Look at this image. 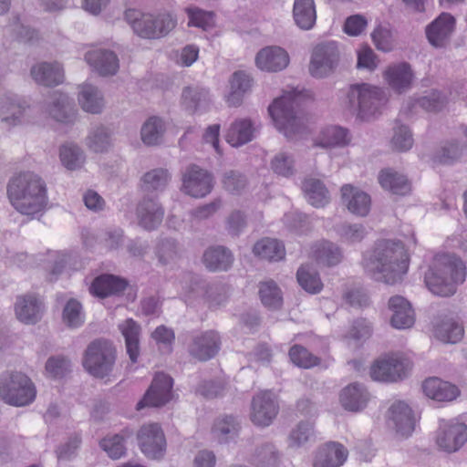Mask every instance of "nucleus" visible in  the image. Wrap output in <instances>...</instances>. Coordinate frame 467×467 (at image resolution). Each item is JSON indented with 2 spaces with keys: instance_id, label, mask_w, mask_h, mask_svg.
Returning <instances> with one entry per match:
<instances>
[{
  "instance_id": "f257e3e1",
  "label": "nucleus",
  "mask_w": 467,
  "mask_h": 467,
  "mask_svg": "<svg viewBox=\"0 0 467 467\" xmlns=\"http://www.w3.org/2000/svg\"><path fill=\"white\" fill-rule=\"evenodd\" d=\"M362 266L374 280L393 285L409 268V255L400 241H381L363 255Z\"/></svg>"
},
{
  "instance_id": "f03ea898",
  "label": "nucleus",
  "mask_w": 467,
  "mask_h": 467,
  "mask_svg": "<svg viewBox=\"0 0 467 467\" xmlns=\"http://www.w3.org/2000/svg\"><path fill=\"white\" fill-rule=\"evenodd\" d=\"M7 196L14 208L26 215L40 212L47 200L44 181L31 171L19 173L9 181Z\"/></svg>"
},
{
  "instance_id": "7ed1b4c3",
  "label": "nucleus",
  "mask_w": 467,
  "mask_h": 467,
  "mask_svg": "<svg viewBox=\"0 0 467 467\" xmlns=\"http://www.w3.org/2000/svg\"><path fill=\"white\" fill-rule=\"evenodd\" d=\"M465 275L464 263L454 254H444L435 256L424 281L434 295L450 296L456 292V285L463 283Z\"/></svg>"
},
{
  "instance_id": "20e7f679",
  "label": "nucleus",
  "mask_w": 467,
  "mask_h": 467,
  "mask_svg": "<svg viewBox=\"0 0 467 467\" xmlns=\"http://www.w3.org/2000/svg\"><path fill=\"white\" fill-rule=\"evenodd\" d=\"M302 100L301 92L291 88L284 91L268 108L276 129L288 139H293L306 130L304 114L299 109Z\"/></svg>"
},
{
  "instance_id": "39448f33",
  "label": "nucleus",
  "mask_w": 467,
  "mask_h": 467,
  "mask_svg": "<svg viewBox=\"0 0 467 467\" xmlns=\"http://www.w3.org/2000/svg\"><path fill=\"white\" fill-rule=\"evenodd\" d=\"M124 16L134 33L147 39L165 36L177 25V19L166 12L153 15L142 13L138 9H128L125 11Z\"/></svg>"
},
{
  "instance_id": "423d86ee",
  "label": "nucleus",
  "mask_w": 467,
  "mask_h": 467,
  "mask_svg": "<svg viewBox=\"0 0 467 467\" xmlns=\"http://www.w3.org/2000/svg\"><path fill=\"white\" fill-rule=\"evenodd\" d=\"M117 350L113 343L105 338L91 341L84 351L82 365L92 377L104 379L113 371Z\"/></svg>"
},
{
  "instance_id": "0eeeda50",
  "label": "nucleus",
  "mask_w": 467,
  "mask_h": 467,
  "mask_svg": "<svg viewBox=\"0 0 467 467\" xmlns=\"http://www.w3.org/2000/svg\"><path fill=\"white\" fill-rule=\"evenodd\" d=\"M387 100V95L382 88L367 83L354 85L348 92L350 110L361 119L375 116Z\"/></svg>"
},
{
  "instance_id": "6e6552de",
  "label": "nucleus",
  "mask_w": 467,
  "mask_h": 467,
  "mask_svg": "<svg viewBox=\"0 0 467 467\" xmlns=\"http://www.w3.org/2000/svg\"><path fill=\"white\" fill-rule=\"evenodd\" d=\"M36 398L31 379L21 372L4 373L0 377V399L14 406H26Z\"/></svg>"
},
{
  "instance_id": "1a4fd4ad",
  "label": "nucleus",
  "mask_w": 467,
  "mask_h": 467,
  "mask_svg": "<svg viewBox=\"0 0 467 467\" xmlns=\"http://www.w3.org/2000/svg\"><path fill=\"white\" fill-rule=\"evenodd\" d=\"M340 57L341 50L336 41L320 42L312 50L308 71L313 78H327L337 70Z\"/></svg>"
},
{
  "instance_id": "9d476101",
  "label": "nucleus",
  "mask_w": 467,
  "mask_h": 467,
  "mask_svg": "<svg viewBox=\"0 0 467 467\" xmlns=\"http://www.w3.org/2000/svg\"><path fill=\"white\" fill-rule=\"evenodd\" d=\"M409 359L393 354L374 361L370 367V377L373 380L393 383L405 379L410 370Z\"/></svg>"
},
{
  "instance_id": "9b49d317",
  "label": "nucleus",
  "mask_w": 467,
  "mask_h": 467,
  "mask_svg": "<svg viewBox=\"0 0 467 467\" xmlns=\"http://www.w3.org/2000/svg\"><path fill=\"white\" fill-rule=\"evenodd\" d=\"M467 441V426L456 420L440 421L437 431L436 443L446 452L457 451Z\"/></svg>"
},
{
  "instance_id": "f8f14e48",
  "label": "nucleus",
  "mask_w": 467,
  "mask_h": 467,
  "mask_svg": "<svg viewBox=\"0 0 467 467\" xmlns=\"http://www.w3.org/2000/svg\"><path fill=\"white\" fill-rule=\"evenodd\" d=\"M172 379L164 373H157L143 399L137 403V410L144 407H161L172 398Z\"/></svg>"
},
{
  "instance_id": "ddd939ff",
  "label": "nucleus",
  "mask_w": 467,
  "mask_h": 467,
  "mask_svg": "<svg viewBox=\"0 0 467 467\" xmlns=\"http://www.w3.org/2000/svg\"><path fill=\"white\" fill-rule=\"evenodd\" d=\"M141 451L150 459H160L166 450V440L157 423L143 425L137 434Z\"/></svg>"
},
{
  "instance_id": "4468645a",
  "label": "nucleus",
  "mask_w": 467,
  "mask_h": 467,
  "mask_svg": "<svg viewBox=\"0 0 467 467\" xmlns=\"http://www.w3.org/2000/svg\"><path fill=\"white\" fill-rule=\"evenodd\" d=\"M213 187V176L198 165H189L182 173V189L190 196L204 197L211 192Z\"/></svg>"
},
{
  "instance_id": "2eb2a0df",
  "label": "nucleus",
  "mask_w": 467,
  "mask_h": 467,
  "mask_svg": "<svg viewBox=\"0 0 467 467\" xmlns=\"http://www.w3.org/2000/svg\"><path fill=\"white\" fill-rule=\"evenodd\" d=\"M220 348L221 337L214 330L192 335L187 347L190 356L199 361H207L214 358Z\"/></svg>"
},
{
  "instance_id": "dca6fc26",
  "label": "nucleus",
  "mask_w": 467,
  "mask_h": 467,
  "mask_svg": "<svg viewBox=\"0 0 467 467\" xmlns=\"http://www.w3.org/2000/svg\"><path fill=\"white\" fill-rule=\"evenodd\" d=\"M278 403L271 391H261L251 403V420L258 426H268L278 413Z\"/></svg>"
},
{
  "instance_id": "f3484780",
  "label": "nucleus",
  "mask_w": 467,
  "mask_h": 467,
  "mask_svg": "<svg viewBox=\"0 0 467 467\" xmlns=\"http://www.w3.org/2000/svg\"><path fill=\"white\" fill-rule=\"evenodd\" d=\"M85 60L99 76L109 77L117 74L119 60L115 52L105 48H95L85 54Z\"/></svg>"
},
{
  "instance_id": "a211bd4d",
  "label": "nucleus",
  "mask_w": 467,
  "mask_h": 467,
  "mask_svg": "<svg viewBox=\"0 0 467 467\" xmlns=\"http://www.w3.org/2000/svg\"><path fill=\"white\" fill-rule=\"evenodd\" d=\"M348 455L345 446L337 441H328L315 452L313 467H340Z\"/></svg>"
},
{
  "instance_id": "6ab92c4d",
  "label": "nucleus",
  "mask_w": 467,
  "mask_h": 467,
  "mask_svg": "<svg viewBox=\"0 0 467 467\" xmlns=\"http://www.w3.org/2000/svg\"><path fill=\"white\" fill-rule=\"evenodd\" d=\"M289 64L287 52L280 47H265L255 56L256 67L266 72H278L285 69Z\"/></svg>"
},
{
  "instance_id": "aec40b11",
  "label": "nucleus",
  "mask_w": 467,
  "mask_h": 467,
  "mask_svg": "<svg viewBox=\"0 0 467 467\" xmlns=\"http://www.w3.org/2000/svg\"><path fill=\"white\" fill-rule=\"evenodd\" d=\"M455 27V19L449 13H441L426 28V36L429 42L436 47H441L450 38Z\"/></svg>"
},
{
  "instance_id": "412c9836",
  "label": "nucleus",
  "mask_w": 467,
  "mask_h": 467,
  "mask_svg": "<svg viewBox=\"0 0 467 467\" xmlns=\"http://www.w3.org/2000/svg\"><path fill=\"white\" fill-rule=\"evenodd\" d=\"M389 420L396 431L402 437H409L414 431L415 420L412 410L404 401H395L389 409Z\"/></svg>"
},
{
  "instance_id": "4be33fe9",
  "label": "nucleus",
  "mask_w": 467,
  "mask_h": 467,
  "mask_svg": "<svg viewBox=\"0 0 467 467\" xmlns=\"http://www.w3.org/2000/svg\"><path fill=\"white\" fill-rule=\"evenodd\" d=\"M384 78L391 89L400 94L411 88L414 74L410 64L401 62L389 66Z\"/></svg>"
},
{
  "instance_id": "5701e85b",
  "label": "nucleus",
  "mask_w": 467,
  "mask_h": 467,
  "mask_svg": "<svg viewBox=\"0 0 467 467\" xmlns=\"http://www.w3.org/2000/svg\"><path fill=\"white\" fill-rule=\"evenodd\" d=\"M27 105L15 94H6L0 98V120L8 127L22 122Z\"/></svg>"
},
{
  "instance_id": "b1692460",
  "label": "nucleus",
  "mask_w": 467,
  "mask_h": 467,
  "mask_svg": "<svg viewBox=\"0 0 467 467\" xmlns=\"http://www.w3.org/2000/svg\"><path fill=\"white\" fill-rule=\"evenodd\" d=\"M136 215L139 224L150 231L161 223L164 211L156 200L143 198L137 206Z\"/></svg>"
},
{
  "instance_id": "393cba45",
  "label": "nucleus",
  "mask_w": 467,
  "mask_h": 467,
  "mask_svg": "<svg viewBox=\"0 0 467 467\" xmlns=\"http://www.w3.org/2000/svg\"><path fill=\"white\" fill-rule=\"evenodd\" d=\"M389 308L392 312L390 323L397 329H406L415 322L414 311L410 303L400 296H391L389 300Z\"/></svg>"
},
{
  "instance_id": "a878e982",
  "label": "nucleus",
  "mask_w": 467,
  "mask_h": 467,
  "mask_svg": "<svg viewBox=\"0 0 467 467\" xmlns=\"http://www.w3.org/2000/svg\"><path fill=\"white\" fill-rule=\"evenodd\" d=\"M30 74L39 85L53 87L64 81V68L57 61L39 62L31 67Z\"/></svg>"
},
{
  "instance_id": "bb28decb",
  "label": "nucleus",
  "mask_w": 467,
  "mask_h": 467,
  "mask_svg": "<svg viewBox=\"0 0 467 467\" xmlns=\"http://www.w3.org/2000/svg\"><path fill=\"white\" fill-rule=\"evenodd\" d=\"M342 201L348 207V210L358 216H366L371 204L370 196L350 184H346L341 188Z\"/></svg>"
},
{
  "instance_id": "cd10ccee",
  "label": "nucleus",
  "mask_w": 467,
  "mask_h": 467,
  "mask_svg": "<svg viewBox=\"0 0 467 467\" xmlns=\"http://www.w3.org/2000/svg\"><path fill=\"white\" fill-rule=\"evenodd\" d=\"M256 127L254 120L247 118L235 119L227 130L226 141L234 147L244 145L254 140Z\"/></svg>"
},
{
  "instance_id": "c85d7f7f",
  "label": "nucleus",
  "mask_w": 467,
  "mask_h": 467,
  "mask_svg": "<svg viewBox=\"0 0 467 467\" xmlns=\"http://www.w3.org/2000/svg\"><path fill=\"white\" fill-rule=\"evenodd\" d=\"M16 315L26 324H36L41 319L43 303L35 296L27 295L18 297L16 303Z\"/></svg>"
},
{
  "instance_id": "c756f323",
  "label": "nucleus",
  "mask_w": 467,
  "mask_h": 467,
  "mask_svg": "<svg viewBox=\"0 0 467 467\" xmlns=\"http://www.w3.org/2000/svg\"><path fill=\"white\" fill-rule=\"evenodd\" d=\"M424 394L431 400L437 401H451L460 393L458 388L439 378H430L422 384Z\"/></svg>"
},
{
  "instance_id": "7c9ffc66",
  "label": "nucleus",
  "mask_w": 467,
  "mask_h": 467,
  "mask_svg": "<svg viewBox=\"0 0 467 467\" xmlns=\"http://www.w3.org/2000/svg\"><path fill=\"white\" fill-rule=\"evenodd\" d=\"M369 400V393L365 386L352 383L344 388L340 393V403L348 410L359 411L363 410Z\"/></svg>"
},
{
  "instance_id": "2f4dec72",
  "label": "nucleus",
  "mask_w": 467,
  "mask_h": 467,
  "mask_svg": "<svg viewBox=\"0 0 467 467\" xmlns=\"http://www.w3.org/2000/svg\"><path fill=\"white\" fill-rule=\"evenodd\" d=\"M127 285L125 279L106 274L96 277L89 289L97 296L107 297L121 294Z\"/></svg>"
},
{
  "instance_id": "473e14b6",
  "label": "nucleus",
  "mask_w": 467,
  "mask_h": 467,
  "mask_svg": "<svg viewBox=\"0 0 467 467\" xmlns=\"http://www.w3.org/2000/svg\"><path fill=\"white\" fill-rule=\"evenodd\" d=\"M119 329L125 338L126 351L130 361L136 363L140 356V326L132 318H128L119 324Z\"/></svg>"
},
{
  "instance_id": "72a5a7b5",
  "label": "nucleus",
  "mask_w": 467,
  "mask_h": 467,
  "mask_svg": "<svg viewBox=\"0 0 467 467\" xmlns=\"http://www.w3.org/2000/svg\"><path fill=\"white\" fill-rule=\"evenodd\" d=\"M379 182L382 188L389 190L393 194L406 195L411 190L407 177L390 168L384 169L379 172Z\"/></svg>"
},
{
  "instance_id": "f704fd0d",
  "label": "nucleus",
  "mask_w": 467,
  "mask_h": 467,
  "mask_svg": "<svg viewBox=\"0 0 467 467\" xmlns=\"http://www.w3.org/2000/svg\"><path fill=\"white\" fill-rule=\"evenodd\" d=\"M171 174L165 168H155L145 172L140 179V187L147 193L162 192L168 186Z\"/></svg>"
},
{
  "instance_id": "c9c22d12",
  "label": "nucleus",
  "mask_w": 467,
  "mask_h": 467,
  "mask_svg": "<svg viewBox=\"0 0 467 467\" xmlns=\"http://www.w3.org/2000/svg\"><path fill=\"white\" fill-rule=\"evenodd\" d=\"M293 18L296 25L302 30H310L317 20V10L314 0H295Z\"/></svg>"
},
{
  "instance_id": "e433bc0d",
  "label": "nucleus",
  "mask_w": 467,
  "mask_h": 467,
  "mask_svg": "<svg viewBox=\"0 0 467 467\" xmlns=\"http://www.w3.org/2000/svg\"><path fill=\"white\" fill-rule=\"evenodd\" d=\"M78 99L82 109L91 114L100 113L105 104L101 91L91 84L80 87Z\"/></svg>"
},
{
  "instance_id": "4c0bfd02",
  "label": "nucleus",
  "mask_w": 467,
  "mask_h": 467,
  "mask_svg": "<svg viewBox=\"0 0 467 467\" xmlns=\"http://www.w3.org/2000/svg\"><path fill=\"white\" fill-rule=\"evenodd\" d=\"M315 441L314 424L309 420H300L291 429L287 437V445L291 449H300Z\"/></svg>"
},
{
  "instance_id": "58836bf2",
  "label": "nucleus",
  "mask_w": 467,
  "mask_h": 467,
  "mask_svg": "<svg viewBox=\"0 0 467 467\" xmlns=\"http://www.w3.org/2000/svg\"><path fill=\"white\" fill-rule=\"evenodd\" d=\"M463 327L453 317H446L434 326V336L444 343H457L463 337Z\"/></svg>"
},
{
  "instance_id": "ea45409f",
  "label": "nucleus",
  "mask_w": 467,
  "mask_h": 467,
  "mask_svg": "<svg viewBox=\"0 0 467 467\" xmlns=\"http://www.w3.org/2000/svg\"><path fill=\"white\" fill-rule=\"evenodd\" d=\"M47 110L54 119L60 122H70L75 118L74 107L69 98L62 93L53 94Z\"/></svg>"
},
{
  "instance_id": "a19ab883",
  "label": "nucleus",
  "mask_w": 467,
  "mask_h": 467,
  "mask_svg": "<svg viewBox=\"0 0 467 467\" xmlns=\"http://www.w3.org/2000/svg\"><path fill=\"white\" fill-rule=\"evenodd\" d=\"M302 190L307 202L315 207H324L329 202V192L322 181L316 178H306Z\"/></svg>"
},
{
  "instance_id": "79ce46f5",
  "label": "nucleus",
  "mask_w": 467,
  "mask_h": 467,
  "mask_svg": "<svg viewBox=\"0 0 467 467\" xmlns=\"http://www.w3.org/2000/svg\"><path fill=\"white\" fill-rule=\"evenodd\" d=\"M210 102L209 91L201 87H187L182 93V103L190 113L204 109Z\"/></svg>"
},
{
  "instance_id": "37998d69",
  "label": "nucleus",
  "mask_w": 467,
  "mask_h": 467,
  "mask_svg": "<svg viewBox=\"0 0 467 467\" xmlns=\"http://www.w3.org/2000/svg\"><path fill=\"white\" fill-rule=\"evenodd\" d=\"M252 78L244 71L234 72L230 80V92L227 96L229 106L241 105L244 95L251 88Z\"/></svg>"
},
{
  "instance_id": "c03bdc74",
  "label": "nucleus",
  "mask_w": 467,
  "mask_h": 467,
  "mask_svg": "<svg viewBox=\"0 0 467 467\" xmlns=\"http://www.w3.org/2000/svg\"><path fill=\"white\" fill-rule=\"evenodd\" d=\"M203 263L211 271H226L233 264V254L225 247H211L203 254Z\"/></svg>"
},
{
  "instance_id": "a18cd8bd",
  "label": "nucleus",
  "mask_w": 467,
  "mask_h": 467,
  "mask_svg": "<svg viewBox=\"0 0 467 467\" xmlns=\"http://www.w3.org/2000/svg\"><path fill=\"white\" fill-rule=\"evenodd\" d=\"M166 126L162 119L150 117L141 126L140 138L142 142L148 146L159 145L162 141Z\"/></svg>"
},
{
  "instance_id": "49530a36",
  "label": "nucleus",
  "mask_w": 467,
  "mask_h": 467,
  "mask_svg": "<svg viewBox=\"0 0 467 467\" xmlns=\"http://www.w3.org/2000/svg\"><path fill=\"white\" fill-rule=\"evenodd\" d=\"M86 145L93 152H107L112 146L110 130L102 125L91 128L86 138Z\"/></svg>"
},
{
  "instance_id": "de8ad7c7",
  "label": "nucleus",
  "mask_w": 467,
  "mask_h": 467,
  "mask_svg": "<svg viewBox=\"0 0 467 467\" xmlns=\"http://www.w3.org/2000/svg\"><path fill=\"white\" fill-rule=\"evenodd\" d=\"M253 251L255 255L268 261H280L285 254L284 244L272 238H264L258 241L254 245Z\"/></svg>"
},
{
  "instance_id": "09e8293b",
  "label": "nucleus",
  "mask_w": 467,
  "mask_h": 467,
  "mask_svg": "<svg viewBox=\"0 0 467 467\" xmlns=\"http://www.w3.org/2000/svg\"><path fill=\"white\" fill-rule=\"evenodd\" d=\"M239 429L238 420L232 415H226L215 420L213 434L219 442H227L237 436Z\"/></svg>"
},
{
  "instance_id": "8fccbe9b",
  "label": "nucleus",
  "mask_w": 467,
  "mask_h": 467,
  "mask_svg": "<svg viewBox=\"0 0 467 467\" xmlns=\"http://www.w3.org/2000/svg\"><path fill=\"white\" fill-rule=\"evenodd\" d=\"M445 104V97L438 90H431L425 95L410 100L408 102L409 110H415L417 108H420L428 112L440 111Z\"/></svg>"
},
{
  "instance_id": "3c124183",
  "label": "nucleus",
  "mask_w": 467,
  "mask_h": 467,
  "mask_svg": "<svg viewBox=\"0 0 467 467\" xmlns=\"http://www.w3.org/2000/svg\"><path fill=\"white\" fill-rule=\"evenodd\" d=\"M281 458V453L272 443H264L255 449L252 457L254 464L262 467H275Z\"/></svg>"
},
{
  "instance_id": "603ef678",
  "label": "nucleus",
  "mask_w": 467,
  "mask_h": 467,
  "mask_svg": "<svg viewBox=\"0 0 467 467\" xmlns=\"http://www.w3.org/2000/svg\"><path fill=\"white\" fill-rule=\"evenodd\" d=\"M189 18L188 26H194L207 31L215 25L214 13L202 10L197 6H188L184 9Z\"/></svg>"
},
{
  "instance_id": "864d4df0",
  "label": "nucleus",
  "mask_w": 467,
  "mask_h": 467,
  "mask_svg": "<svg viewBox=\"0 0 467 467\" xmlns=\"http://www.w3.org/2000/svg\"><path fill=\"white\" fill-rule=\"evenodd\" d=\"M259 295L264 306L272 309H278L283 304V296L277 285L272 281L260 284Z\"/></svg>"
},
{
  "instance_id": "5fc2aeb1",
  "label": "nucleus",
  "mask_w": 467,
  "mask_h": 467,
  "mask_svg": "<svg viewBox=\"0 0 467 467\" xmlns=\"http://www.w3.org/2000/svg\"><path fill=\"white\" fill-rule=\"evenodd\" d=\"M296 276L299 285L306 292L310 294H317L321 291L323 284L317 272L312 266L302 265L297 270Z\"/></svg>"
},
{
  "instance_id": "6e6d98bb",
  "label": "nucleus",
  "mask_w": 467,
  "mask_h": 467,
  "mask_svg": "<svg viewBox=\"0 0 467 467\" xmlns=\"http://www.w3.org/2000/svg\"><path fill=\"white\" fill-rule=\"evenodd\" d=\"M59 156L62 164L67 170H78L85 162L83 150L75 144H65L60 148Z\"/></svg>"
},
{
  "instance_id": "4d7b16f0",
  "label": "nucleus",
  "mask_w": 467,
  "mask_h": 467,
  "mask_svg": "<svg viewBox=\"0 0 467 467\" xmlns=\"http://www.w3.org/2000/svg\"><path fill=\"white\" fill-rule=\"evenodd\" d=\"M349 142L348 130L341 127L332 126L322 131L321 138L317 145L323 148L335 146H344Z\"/></svg>"
},
{
  "instance_id": "13d9d810",
  "label": "nucleus",
  "mask_w": 467,
  "mask_h": 467,
  "mask_svg": "<svg viewBox=\"0 0 467 467\" xmlns=\"http://www.w3.org/2000/svg\"><path fill=\"white\" fill-rule=\"evenodd\" d=\"M335 231L340 239L348 244L361 242L367 235V230L363 224L342 223L335 226Z\"/></svg>"
},
{
  "instance_id": "bf43d9fd",
  "label": "nucleus",
  "mask_w": 467,
  "mask_h": 467,
  "mask_svg": "<svg viewBox=\"0 0 467 467\" xmlns=\"http://www.w3.org/2000/svg\"><path fill=\"white\" fill-rule=\"evenodd\" d=\"M62 320L70 328H78L84 324L85 315L78 300L70 299L67 302L63 309Z\"/></svg>"
},
{
  "instance_id": "052dcab7",
  "label": "nucleus",
  "mask_w": 467,
  "mask_h": 467,
  "mask_svg": "<svg viewBox=\"0 0 467 467\" xmlns=\"http://www.w3.org/2000/svg\"><path fill=\"white\" fill-rule=\"evenodd\" d=\"M317 260L327 265H335L341 261L342 254L339 247L330 242H322L315 249Z\"/></svg>"
},
{
  "instance_id": "680f3d73",
  "label": "nucleus",
  "mask_w": 467,
  "mask_h": 467,
  "mask_svg": "<svg viewBox=\"0 0 467 467\" xmlns=\"http://www.w3.org/2000/svg\"><path fill=\"white\" fill-rule=\"evenodd\" d=\"M155 254L161 265L173 263L179 257L178 243L172 238H161L156 245Z\"/></svg>"
},
{
  "instance_id": "e2e57ef3",
  "label": "nucleus",
  "mask_w": 467,
  "mask_h": 467,
  "mask_svg": "<svg viewBox=\"0 0 467 467\" xmlns=\"http://www.w3.org/2000/svg\"><path fill=\"white\" fill-rule=\"evenodd\" d=\"M375 47L383 52H389L394 47V36L388 25H379L371 33Z\"/></svg>"
},
{
  "instance_id": "0e129e2a",
  "label": "nucleus",
  "mask_w": 467,
  "mask_h": 467,
  "mask_svg": "<svg viewBox=\"0 0 467 467\" xmlns=\"http://www.w3.org/2000/svg\"><path fill=\"white\" fill-rule=\"evenodd\" d=\"M463 147L457 140L445 143L436 153L434 159L442 164H452L462 155Z\"/></svg>"
},
{
  "instance_id": "69168bd1",
  "label": "nucleus",
  "mask_w": 467,
  "mask_h": 467,
  "mask_svg": "<svg viewBox=\"0 0 467 467\" xmlns=\"http://www.w3.org/2000/svg\"><path fill=\"white\" fill-rule=\"evenodd\" d=\"M99 445L108 456L114 460L121 458L126 453L124 437L119 434L103 438Z\"/></svg>"
},
{
  "instance_id": "338daca9",
  "label": "nucleus",
  "mask_w": 467,
  "mask_h": 467,
  "mask_svg": "<svg viewBox=\"0 0 467 467\" xmlns=\"http://www.w3.org/2000/svg\"><path fill=\"white\" fill-rule=\"evenodd\" d=\"M271 169L279 176L290 177L294 175L296 171L294 157L287 152L277 153L271 161Z\"/></svg>"
},
{
  "instance_id": "774afa93",
  "label": "nucleus",
  "mask_w": 467,
  "mask_h": 467,
  "mask_svg": "<svg viewBox=\"0 0 467 467\" xmlns=\"http://www.w3.org/2000/svg\"><path fill=\"white\" fill-rule=\"evenodd\" d=\"M412 145L413 137L410 129L405 125L397 123L393 129L392 148L398 151H407Z\"/></svg>"
}]
</instances>
